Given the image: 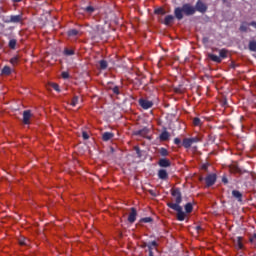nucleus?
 Listing matches in <instances>:
<instances>
[{
    "label": "nucleus",
    "mask_w": 256,
    "mask_h": 256,
    "mask_svg": "<svg viewBox=\"0 0 256 256\" xmlns=\"http://www.w3.org/2000/svg\"><path fill=\"white\" fill-rule=\"evenodd\" d=\"M77 35H79V31L77 29H71L68 31L69 37H77Z\"/></svg>",
    "instance_id": "26"
},
{
    "label": "nucleus",
    "mask_w": 256,
    "mask_h": 256,
    "mask_svg": "<svg viewBox=\"0 0 256 256\" xmlns=\"http://www.w3.org/2000/svg\"><path fill=\"white\" fill-rule=\"evenodd\" d=\"M3 23H19L21 22V16L20 15H12L10 17H4L2 19Z\"/></svg>",
    "instance_id": "6"
},
{
    "label": "nucleus",
    "mask_w": 256,
    "mask_h": 256,
    "mask_svg": "<svg viewBox=\"0 0 256 256\" xmlns=\"http://www.w3.org/2000/svg\"><path fill=\"white\" fill-rule=\"evenodd\" d=\"M10 63H11V65H14V66L17 65V63H19V58H17V57L11 58Z\"/></svg>",
    "instance_id": "37"
},
{
    "label": "nucleus",
    "mask_w": 256,
    "mask_h": 256,
    "mask_svg": "<svg viewBox=\"0 0 256 256\" xmlns=\"http://www.w3.org/2000/svg\"><path fill=\"white\" fill-rule=\"evenodd\" d=\"M149 256H154V255H153V251H150V252H149Z\"/></svg>",
    "instance_id": "54"
},
{
    "label": "nucleus",
    "mask_w": 256,
    "mask_h": 256,
    "mask_svg": "<svg viewBox=\"0 0 256 256\" xmlns=\"http://www.w3.org/2000/svg\"><path fill=\"white\" fill-rule=\"evenodd\" d=\"M159 153L162 157H167L169 155L167 148H160Z\"/></svg>",
    "instance_id": "31"
},
{
    "label": "nucleus",
    "mask_w": 256,
    "mask_h": 256,
    "mask_svg": "<svg viewBox=\"0 0 256 256\" xmlns=\"http://www.w3.org/2000/svg\"><path fill=\"white\" fill-rule=\"evenodd\" d=\"M149 243L147 242H143V244L141 245L142 249H145V247H148Z\"/></svg>",
    "instance_id": "48"
},
{
    "label": "nucleus",
    "mask_w": 256,
    "mask_h": 256,
    "mask_svg": "<svg viewBox=\"0 0 256 256\" xmlns=\"http://www.w3.org/2000/svg\"><path fill=\"white\" fill-rule=\"evenodd\" d=\"M62 79H69V72H62Z\"/></svg>",
    "instance_id": "41"
},
{
    "label": "nucleus",
    "mask_w": 256,
    "mask_h": 256,
    "mask_svg": "<svg viewBox=\"0 0 256 256\" xmlns=\"http://www.w3.org/2000/svg\"><path fill=\"white\" fill-rule=\"evenodd\" d=\"M248 27H254V29H256V22L252 21L248 24Z\"/></svg>",
    "instance_id": "45"
},
{
    "label": "nucleus",
    "mask_w": 256,
    "mask_h": 256,
    "mask_svg": "<svg viewBox=\"0 0 256 256\" xmlns=\"http://www.w3.org/2000/svg\"><path fill=\"white\" fill-rule=\"evenodd\" d=\"M192 123H193L194 127H201V125H203V122L201 121V118H199V117L193 118Z\"/></svg>",
    "instance_id": "21"
},
{
    "label": "nucleus",
    "mask_w": 256,
    "mask_h": 256,
    "mask_svg": "<svg viewBox=\"0 0 256 256\" xmlns=\"http://www.w3.org/2000/svg\"><path fill=\"white\" fill-rule=\"evenodd\" d=\"M174 144H175V145H178V146L181 145V139L175 138V139H174Z\"/></svg>",
    "instance_id": "44"
},
{
    "label": "nucleus",
    "mask_w": 256,
    "mask_h": 256,
    "mask_svg": "<svg viewBox=\"0 0 256 256\" xmlns=\"http://www.w3.org/2000/svg\"><path fill=\"white\" fill-rule=\"evenodd\" d=\"M150 195H152V197H157V194H155V192L153 190H149Z\"/></svg>",
    "instance_id": "47"
},
{
    "label": "nucleus",
    "mask_w": 256,
    "mask_h": 256,
    "mask_svg": "<svg viewBox=\"0 0 256 256\" xmlns=\"http://www.w3.org/2000/svg\"><path fill=\"white\" fill-rule=\"evenodd\" d=\"M171 195L172 197H174V201L173 202H168L167 203V207H169V209H173V205H177L178 207H181V203L183 202V196L181 194V189L179 188H174L171 190Z\"/></svg>",
    "instance_id": "3"
},
{
    "label": "nucleus",
    "mask_w": 256,
    "mask_h": 256,
    "mask_svg": "<svg viewBox=\"0 0 256 256\" xmlns=\"http://www.w3.org/2000/svg\"><path fill=\"white\" fill-rule=\"evenodd\" d=\"M190 141L193 145V143H199V141H201V139H199V137H192V138H190Z\"/></svg>",
    "instance_id": "40"
},
{
    "label": "nucleus",
    "mask_w": 256,
    "mask_h": 256,
    "mask_svg": "<svg viewBox=\"0 0 256 256\" xmlns=\"http://www.w3.org/2000/svg\"><path fill=\"white\" fill-rule=\"evenodd\" d=\"M159 167H169L171 165V161L167 158H162L158 161Z\"/></svg>",
    "instance_id": "12"
},
{
    "label": "nucleus",
    "mask_w": 256,
    "mask_h": 256,
    "mask_svg": "<svg viewBox=\"0 0 256 256\" xmlns=\"http://www.w3.org/2000/svg\"><path fill=\"white\" fill-rule=\"evenodd\" d=\"M64 55H66L67 57H71V55H75V51L73 49L66 48L64 50Z\"/></svg>",
    "instance_id": "29"
},
{
    "label": "nucleus",
    "mask_w": 256,
    "mask_h": 256,
    "mask_svg": "<svg viewBox=\"0 0 256 256\" xmlns=\"http://www.w3.org/2000/svg\"><path fill=\"white\" fill-rule=\"evenodd\" d=\"M112 91H113L114 95H119L121 93L119 91V86H115L114 88H112Z\"/></svg>",
    "instance_id": "39"
},
{
    "label": "nucleus",
    "mask_w": 256,
    "mask_h": 256,
    "mask_svg": "<svg viewBox=\"0 0 256 256\" xmlns=\"http://www.w3.org/2000/svg\"><path fill=\"white\" fill-rule=\"evenodd\" d=\"M156 15H165V10L163 8H158L154 11Z\"/></svg>",
    "instance_id": "35"
},
{
    "label": "nucleus",
    "mask_w": 256,
    "mask_h": 256,
    "mask_svg": "<svg viewBox=\"0 0 256 256\" xmlns=\"http://www.w3.org/2000/svg\"><path fill=\"white\" fill-rule=\"evenodd\" d=\"M134 151L136 152L137 157H138L139 159H141V157H142L141 148H139V146H135V147H134Z\"/></svg>",
    "instance_id": "34"
},
{
    "label": "nucleus",
    "mask_w": 256,
    "mask_h": 256,
    "mask_svg": "<svg viewBox=\"0 0 256 256\" xmlns=\"http://www.w3.org/2000/svg\"><path fill=\"white\" fill-rule=\"evenodd\" d=\"M82 137L85 141H87V139H89V134L87 132H82Z\"/></svg>",
    "instance_id": "42"
},
{
    "label": "nucleus",
    "mask_w": 256,
    "mask_h": 256,
    "mask_svg": "<svg viewBox=\"0 0 256 256\" xmlns=\"http://www.w3.org/2000/svg\"><path fill=\"white\" fill-rule=\"evenodd\" d=\"M11 73V67L9 66H4L2 68L1 74L2 75H9Z\"/></svg>",
    "instance_id": "27"
},
{
    "label": "nucleus",
    "mask_w": 256,
    "mask_h": 256,
    "mask_svg": "<svg viewBox=\"0 0 256 256\" xmlns=\"http://www.w3.org/2000/svg\"><path fill=\"white\" fill-rule=\"evenodd\" d=\"M152 222H153V218L151 217H145L140 219V223H152Z\"/></svg>",
    "instance_id": "33"
},
{
    "label": "nucleus",
    "mask_w": 256,
    "mask_h": 256,
    "mask_svg": "<svg viewBox=\"0 0 256 256\" xmlns=\"http://www.w3.org/2000/svg\"><path fill=\"white\" fill-rule=\"evenodd\" d=\"M212 51H218L219 56L215 54H208V59L213 61L214 63H221L223 59H227V55L229 54V50L222 48L219 50V48H213Z\"/></svg>",
    "instance_id": "2"
},
{
    "label": "nucleus",
    "mask_w": 256,
    "mask_h": 256,
    "mask_svg": "<svg viewBox=\"0 0 256 256\" xmlns=\"http://www.w3.org/2000/svg\"><path fill=\"white\" fill-rule=\"evenodd\" d=\"M169 137H170L169 132L163 131L160 134V141H167L169 139Z\"/></svg>",
    "instance_id": "22"
},
{
    "label": "nucleus",
    "mask_w": 256,
    "mask_h": 256,
    "mask_svg": "<svg viewBox=\"0 0 256 256\" xmlns=\"http://www.w3.org/2000/svg\"><path fill=\"white\" fill-rule=\"evenodd\" d=\"M200 181H203V178H200Z\"/></svg>",
    "instance_id": "55"
},
{
    "label": "nucleus",
    "mask_w": 256,
    "mask_h": 256,
    "mask_svg": "<svg viewBox=\"0 0 256 256\" xmlns=\"http://www.w3.org/2000/svg\"><path fill=\"white\" fill-rule=\"evenodd\" d=\"M237 67V64H232V69H235Z\"/></svg>",
    "instance_id": "51"
},
{
    "label": "nucleus",
    "mask_w": 256,
    "mask_h": 256,
    "mask_svg": "<svg viewBox=\"0 0 256 256\" xmlns=\"http://www.w3.org/2000/svg\"><path fill=\"white\" fill-rule=\"evenodd\" d=\"M184 209L186 213H193V204L191 202H188L185 206Z\"/></svg>",
    "instance_id": "23"
},
{
    "label": "nucleus",
    "mask_w": 256,
    "mask_h": 256,
    "mask_svg": "<svg viewBox=\"0 0 256 256\" xmlns=\"http://www.w3.org/2000/svg\"><path fill=\"white\" fill-rule=\"evenodd\" d=\"M235 172H236V173H239V168L236 167V168H235Z\"/></svg>",
    "instance_id": "53"
},
{
    "label": "nucleus",
    "mask_w": 256,
    "mask_h": 256,
    "mask_svg": "<svg viewBox=\"0 0 256 256\" xmlns=\"http://www.w3.org/2000/svg\"><path fill=\"white\" fill-rule=\"evenodd\" d=\"M31 117H33V114H31V110H25L23 112V123L24 125H29L30 122V119Z\"/></svg>",
    "instance_id": "9"
},
{
    "label": "nucleus",
    "mask_w": 256,
    "mask_h": 256,
    "mask_svg": "<svg viewBox=\"0 0 256 256\" xmlns=\"http://www.w3.org/2000/svg\"><path fill=\"white\" fill-rule=\"evenodd\" d=\"M115 137V134L113 132H104L102 135V140L103 141H111Z\"/></svg>",
    "instance_id": "14"
},
{
    "label": "nucleus",
    "mask_w": 256,
    "mask_h": 256,
    "mask_svg": "<svg viewBox=\"0 0 256 256\" xmlns=\"http://www.w3.org/2000/svg\"><path fill=\"white\" fill-rule=\"evenodd\" d=\"M139 105H140V107H142V109L147 110V109H151V107H153V102L141 98V99L139 100Z\"/></svg>",
    "instance_id": "8"
},
{
    "label": "nucleus",
    "mask_w": 256,
    "mask_h": 256,
    "mask_svg": "<svg viewBox=\"0 0 256 256\" xmlns=\"http://www.w3.org/2000/svg\"><path fill=\"white\" fill-rule=\"evenodd\" d=\"M249 51L256 52V40H251L248 44Z\"/></svg>",
    "instance_id": "20"
},
{
    "label": "nucleus",
    "mask_w": 256,
    "mask_h": 256,
    "mask_svg": "<svg viewBox=\"0 0 256 256\" xmlns=\"http://www.w3.org/2000/svg\"><path fill=\"white\" fill-rule=\"evenodd\" d=\"M182 145L185 149H189L191 147V145H193L191 142V138H184Z\"/></svg>",
    "instance_id": "18"
},
{
    "label": "nucleus",
    "mask_w": 256,
    "mask_h": 256,
    "mask_svg": "<svg viewBox=\"0 0 256 256\" xmlns=\"http://www.w3.org/2000/svg\"><path fill=\"white\" fill-rule=\"evenodd\" d=\"M201 226H196V231H201Z\"/></svg>",
    "instance_id": "49"
},
{
    "label": "nucleus",
    "mask_w": 256,
    "mask_h": 256,
    "mask_svg": "<svg viewBox=\"0 0 256 256\" xmlns=\"http://www.w3.org/2000/svg\"><path fill=\"white\" fill-rule=\"evenodd\" d=\"M194 9H196V11H198L199 13H206L207 5H205V3H203L201 0H198Z\"/></svg>",
    "instance_id": "7"
},
{
    "label": "nucleus",
    "mask_w": 256,
    "mask_h": 256,
    "mask_svg": "<svg viewBox=\"0 0 256 256\" xmlns=\"http://www.w3.org/2000/svg\"><path fill=\"white\" fill-rule=\"evenodd\" d=\"M0 49H1V45H0Z\"/></svg>",
    "instance_id": "56"
},
{
    "label": "nucleus",
    "mask_w": 256,
    "mask_h": 256,
    "mask_svg": "<svg viewBox=\"0 0 256 256\" xmlns=\"http://www.w3.org/2000/svg\"><path fill=\"white\" fill-rule=\"evenodd\" d=\"M250 243H256V234L250 238Z\"/></svg>",
    "instance_id": "46"
},
{
    "label": "nucleus",
    "mask_w": 256,
    "mask_h": 256,
    "mask_svg": "<svg viewBox=\"0 0 256 256\" xmlns=\"http://www.w3.org/2000/svg\"><path fill=\"white\" fill-rule=\"evenodd\" d=\"M183 13L187 17H191L194 13H196L195 6H192L189 3L183 4L182 7H177L174 10V15L178 21L183 19Z\"/></svg>",
    "instance_id": "1"
},
{
    "label": "nucleus",
    "mask_w": 256,
    "mask_h": 256,
    "mask_svg": "<svg viewBox=\"0 0 256 256\" xmlns=\"http://www.w3.org/2000/svg\"><path fill=\"white\" fill-rule=\"evenodd\" d=\"M173 21H175V16L173 15H167L164 19V22L163 24L166 25V26H169L171 25V23H173Z\"/></svg>",
    "instance_id": "16"
},
{
    "label": "nucleus",
    "mask_w": 256,
    "mask_h": 256,
    "mask_svg": "<svg viewBox=\"0 0 256 256\" xmlns=\"http://www.w3.org/2000/svg\"><path fill=\"white\" fill-rule=\"evenodd\" d=\"M52 89H54V91H57V93H61V89L59 88V84L57 83L52 84Z\"/></svg>",
    "instance_id": "36"
},
{
    "label": "nucleus",
    "mask_w": 256,
    "mask_h": 256,
    "mask_svg": "<svg viewBox=\"0 0 256 256\" xmlns=\"http://www.w3.org/2000/svg\"><path fill=\"white\" fill-rule=\"evenodd\" d=\"M206 187H213L214 183H217V174H209L205 178Z\"/></svg>",
    "instance_id": "5"
},
{
    "label": "nucleus",
    "mask_w": 256,
    "mask_h": 256,
    "mask_svg": "<svg viewBox=\"0 0 256 256\" xmlns=\"http://www.w3.org/2000/svg\"><path fill=\"white\" fill-rule=\"evenodd\" d=\"M158 178L161 179L162 181H167V179H169V174L167 173V170L160 169L158 171Z\"/></svg>",
    "instance_id": "11"
},
{
    "label": "nucleus",
    "mask_w": 256,
    "mask_h": 256,
    "mask_svg": "<svg viewBox=\"0 0 256 256\" xmlns=\"http://www.w3.org/2000/svg\"><path fill=\"white\" fill-rule=\"evenodd\" d=\"M77 103H79V96H74V97L72 98V101H71L70 105H71L72 107H76V106H77Z\"/></svg>",
    "instance_id": "32"
},
{
    "label": "nucleus",
    "mask_w": 256,
    "mask_h": 256,
    "mask_svg": "<svg viewBox=\"0 0 256 256\" xmlns=\"http://www.w3.org/2000/svg\"><path fill=\"white\" fill-rule=\"evenodd\" d=\"M173 211L177 212V220L178 221H183L185 219V217H187V214H185V212H183V207L181 206H177V205H172Z\"/></svg>",
    "instance_id": "4"
},
{
    "label": "nucleus",
    "mask_w": 256,
    "mask_h": 256,
    "mask_svg": "<svg viewBox=\"0 0 256 256\" xmlns=\"http://www.w3.org/2000/svg\"><path fill=\"white\" fill-rule=\"evenodd\" d=\"M222 183H224V185H227V183H229V179H227V176L222 177Z\"/></svg>",
    "instance_id": "43"
},
{
    "label": "nucleus",
    "mask_w": 256,
    "mask_h": 256,
    "mask_svg": "<svg viewBox=\"0 0 256 256\" xmlns=\"http://www.w3.org/2000/svg\"><path fill=\"white\" fill-rule=\"evenodd\" d=\"M23 0H13L14 3H21Z\"/></svg>",
    "instance_id": "50"
},
{
    "label": "nucleus",
    "mask_w": 256,
    "mask_h": 256,
    "mask_svg": "<svg viewBox=\"0 0 256 256\" xmlns=\"http://www.w3.org/2000/svg\"><path fill=\"white\" fill-rule=\"evenodd\" d=\"M83 11L85 13H89V15H91V13H93L95 11V8L93 6H87V7L83 8Z\"/></svg>",
    "instance_id": "30"
},
{
    "label": "nucleus",
    "mask_w": 256,
    "mask_h": 256,
    "mask_svg": "<svg viewBox=\"0 0 256 256\" xmlns=\"http://www.w3.org/2000/svg\"><path fill=\"white\" fill-rule=\"evenodd\" d=\"M8 47L10 49H15V47H17V40L16 39H11L8 43Z\"/></svg>",
    "instance_id": "28"
},
{
    "label": "nucleus",
    "mask_w": 256,
    "mask_h": 256,
    "mask_svg": "<svg viewBox=\"0 0 256 256\" xmlns=\"http://www.w3.org/2000/svg\"><path fill=\"white\" fill-rule=\"evenodd\" d=\"M202 169L207 170V165L204 164V165L202 166Z\"/></svg>",
    "instance_id": "52"
},
{
    "label": "nucleus",
    "mask_w": 256,
    "mask_h": 256,
    "mask_svg": "<svg viewBox=\"0 0 256 256\" xmlns=\"http://www.w3.org/2000/svg\"><path fill=\"white\" fill-rule=\"evenodd\" d=\"M128 221L130 223H133L134 221H137V209H135L134 207L131 208V212L128 216Z\"/></svg>",
    "instance_id": "10"
},
{
    "label": "nucleus",
    "mask_w": 256,
    "mask_h": 256,
    "mask_svg": "<svg viewBox=\"0 0 256 256\" xmlns=\"http://www.w3.org/2000/svg\"><path fill=\"white\" fill-rule=\"evenodd\" d=\"M234 245H235V247H237V249H243V237L238 236L234 240Z\"/></svg>",
    "instance_id": "13"
},
{
    "label": "nucleus",
    "mask_w": 256,
    "mask_h": 256,
    "mask_svg": "<svg viewBox=\"0 0 256 256\" xmlns=\"http://www.w3.org/2000/svg\"><path fill=\"white\" fill-rule=\"evenodd\" d=\"M232 197L237 199V201H239L240 203H241V201H243V194L241 192H239L238 190L232 191Z\"/></svg>",
    "instance_id": "15"
},
{
    "label": "nucleus",
    "mask_w": 256,
    "mask_h": 256,
    "mask_svg": "<svg viewBox=\"0 0 256 256\" xmlns=\"http://www.w3.org/2000/svg\"><path fill=\"white\" fill-rule=\"evenodd\" d=\"M247 29H248L247 24H242L240 26V31H242L243 33H247Z\"/></svg>",
    "instance_id": "38"
},
{
    "label": "nucleus",
    "mask_w": 256,
    "mask_h": 256,
    "mask_svg": "<svg viewBox=\"0 0 256 256\" xmlns=\"http://www.w3.org/2000/svg\"><path fill=\"white\" fill-rule=\"evenodd\" d=\"M99 65L102 71H105V69H107V67L109 66V64L107 63V60H100Z\"/></svg>",
    "instance_id": "24"
},
{
    "label": "nucleus",
    "mask_w": 256,
    "mask_h": 256,
    "mask_svg": "<svg viewBox=\"0 0 256 256\" xmlns=\"http://www.w3.org/2000/svg\"><path fill=\"white\" fill-rule=\"evenodd\" d=\"M148 133H149V129L147 127H145V128H142V129L136 131L134 134L138 135L140 137H145V135H147Z\"/></svg>",
    "instance_id": "17"
},
{
    "label": "nucleus",
    "mask_w": 256,
    "mask_h": 256,
    "mask_svg": "<svg viewBox=\"0 0 256 256\" xmlns=\"http://www.w3.org/2000/svg\"><path fill=\"white\" fill-rule=\"evenodd\" d=\"M158 243L157 241H152L148 243V251L149 253H151V251H153V247H158Z\"/></svg>",
    "instance_id": "25"
},
{
    "label": "nucleus",
    "mask_w": 256,
    "mask_h": 256,
    "mask_svg": "<svg viewBox=\"0 0 256 256\" xmlns=\"http://www.w3.org/2000/svg\"><path fill=\"white\" fill-rule=\"evenodd\" d=\"M19 245H21L22 247H29L30 241L27 238H20Z\"/></svg>",
    "instance_id": "19"
}]
</instances>
